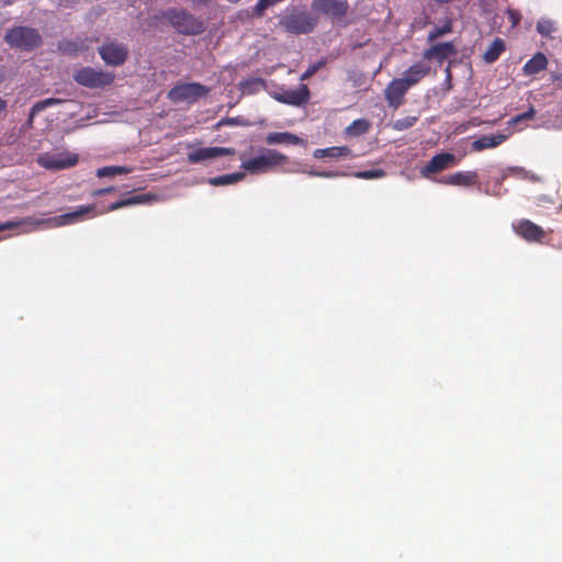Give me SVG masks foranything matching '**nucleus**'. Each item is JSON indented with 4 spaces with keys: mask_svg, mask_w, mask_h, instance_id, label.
<instances>
[{
    "mask_svg": "<svg viewBox=\"0 0 562 562\" xmlns=\"http://www.w3.org/2000/svg\"><path fill=\"white\" fill-rule=\"evenodd\" d=\"M505 50V43L502 38H495L484 53V60L488 64L496 61Z\"/></svg>",
    "mask_w": 562,
    "mask_h": 562,
    "instance_id": "24",
    "label": "nucleus"
},
{
    "mask_svg": "<svg viewBox=\"0 0 562 562\" xmlns=\"http://www.w3.org/2000/svg\"><path fill=\"white\" fill-rule=\"evenodd\" d=\"M235 154L234 148L228 147H204L198 148L193 151L188 153V161L190 164H200L205 160L214 159L221 156H233Z\"/></svg>",
    "mask_w": 562,
    "mask_h": 562,
    "instance_id": "12",
    "label": "nucleus"
},
{
    "mask_svg": "<svg viewBox=\"0 0 562 562\" xmlns=\"http://www.w3.org/2000/svg\"><path fill=\"white\" fill-rule=\"evenodd\" d=\"M457 48L452 42L437 43L423 53L425 60H436L442 64L448 57L456 55Z\"/></svg>",
    "mask_w": 562,
    "mask_h": 562,
    "instance_id": "14",
    "label": "nucleus"
},
{
    "mask_svg": "<svg viewBox=\"0 0 562 562\" xmlns=\"http://www.w3.org/2000/svg\"><path fill=\"white\" fill-rule=\"evenodd\" d=\"M227 1L231 2V3L236 4V3L240 2L241 0H227Z\"/></svg>",
    "mask_w": 562,
    "mask_h": 562,
    "instance_id": "44",
    "label": "nucleus"
},
{
    "mask_svg": "<svg viewBox=\"0 0 562 562\" xmlns=\"http://www.w3.org/2000/svg\"><path fill=\"white\" fill-rule=\"evenodd\" d=\"M288 161V157L276 149H262L259 156L244 160L241 168L250 173L266 172L267 170Z\"/></svg>",
    "mask_w": 562,
    "mask_h": 562,
    "instance_id": "3",
    "label": "nucleus"
},
{
    "mask_svg": "<svg viewBox=\"0 0 562 562\" xmlns=\"http://www.w3.org/2000/svg\"><path fill=\"white\" fill-rule=\"evenodd\" d=\"M537 31L543 36H550L554 31L553 23L550 20H540L537 23Z\"/></svg>",
    "mask_w": 562,
    "mask_h": 562,
    "instance_id": "33",
    "label": "nucleus"
},
{
    "mask_svg": "<svg viewBox=\"0 0 562 562\" xmlns=\"http://www.w3.org/2000/svg\"><path fill=\"white\" fill-rule=\"evenodd\" d=\"M79 156L68 150L59 153H44L36 159L37 164L48 170H64L78 164Z\"/></svg>",
    "mask_w": 562,
    "mask_h": 562,
    "instance_id": "6",
    "label": "nucleus"
},
{
    "mask_svg": "<svg viewBox=\"0 0 562 562\" xmlns=\"http://www.w3.org/2000/svg\"><path fill=\"white\" fill-rule=\"evenodd\" d=\"M5 42L13 48L21 50H33L42 44V36L32 27L15 26L8 31Z\"/></svg>",
    "mask_w": 562,
    "mask_h": 562,
    "instance_id": "2",
    "label": "nucleus"
},
{
    "mask_svg": "<svg viewBox=\"0 0 562 562\" xmlns=\"http://www.w3.org/2000/svg\"><path fill=\"white\" fill-rule=\"evenodd\" d=\"M506 14H507L508 20L512 23V27H516L520 23L521 14L519 13V11L514 10V9H508L506 11Z\"/></svg>",
    "mask_w": 562,
    "mask_h": 562,
    "instance_id": "35",
    "label": "nucleus"
},
{
    "mask_svg": "<svg viewBox=\"0 0 562 562\" xmlns=\"http://www.w3.org/2000/svg\"><path fill=\"white\" fill-rule=\"evenodd\" d=\"M235 123H236V120H235V119H231V117L223 119V120H221V121L215 125V128H220L221 126H224V125H234Z\"/></svg>",
    "mask_w": 562,
    "mask_h": 562,
    "instance_id": "39",
    "label": "nucleus"
},
{
    "mask_svg": "<svg viewBox=\"0 0 562 562\" xmlns=\"http://www.w3.org/2000/svg\"><path fill=\"white\" fill-rule=\"evenodd\" d=\"M327 64L326 58H322L318 61L311 64L307 69L301 75L300 79L301 81H305L310 79L312 76H314L319 69L325 67Z\"/></svg>",
    "mask_w": 562,
    "mask_h": 562,
    "instance_id": "31",
    "label": "nucleus"
},
{
    "mask_svg": "<svg viewBox=\"0 0 562 562\" xmlns=\"http://www.w3.org/2000/svg\"><path fill=\"white\" fill-rule=\"evenodd\" d=\"M352 151L348 146H333L328 148H317L313 153V157L316 159L330 158V159H339L351 157Z\"/></svg>",
    "mask_w": 562,
    "mask_h": 562,
    "instance_id": "19",
    "label": "nucleus"
},
{
    "mask_svg": "<svg viewBox=\"0 0 562 562\" xmlns=\"http://www.w3.org/2000/svg\"><path fill=\"white\" fill-rule=\"evenodd\" d=\"M411 88L401 79L394 78L384 90V98L389 106L398 109L404 103V98Z\"/></svg>",
    "mask_w": 562,
    "mask_h": 562,
    "instance_id": "11",
    "label": "nucleus"
},
{
    "mask_svg": "<svg viewBox=\"0 0 562 562\" xmlns=\"http://www.w3.org/2000/svg\"><path fill=\"white\" fill-rule=\"evenodd\" d=\"M442 184L471 187L477 181L476 171H458L453 175L442 177L438 180Z\"/></svg>",
    "mask_w": 562,
    "mask_h": 562,
    "instance_id": "16",
    "label": "nucleus"
},
{
    "mask_svg": "<svg viewBox=\"0 0 562 562\" xmlns=\"http://www.w3.org/2000/svg\"><path fill=\"white\" fill-rule=\"evenodd\" d=\"M210 89L199 82L178 83L168 92V99L175 103L195 102L200 98L206 97Z\"/></svg>",
    "mask_w": 562,
    "mask_h": 562,
    "instance_id": "5",
    "label": "nucleus"
},
{
    "mask_svg": "<svg viewBox=\"0 0 562 562\" xmlns=\"http://www.w3.org/2000/svg\"><path fill=\"white\" fill-rule=\"evenodd\" d=\"M4 79V72L3 70L0 68V83L3 81Z\"/></svg>",
    "mask_w": 562,
    "mask_h": 562,
    "instance_id": "43",
    "label": "nucleus"
},
{
    "mask_svg": "<svg viewBox=\"0 0 562 562\" xmlns=\"http://www.w3.org/2000/svg\"><path fill=\"white\" fill-rule=\"evenodd\" d=\"M312 8L333 20H340L347 14L349 4L347 0H313Z\"/></svg>",
    "mask_w": 562,
    "mask_h": 562,
    "instance_id": "8",
    "label": "nucleus"
},
{
    "mask_svg": "<svg viewBox=\"0 0 562 562\" xmlns=\"http://www.w3.org/2000/svg\"><path fill=\"white\" fill-rule=\"evenodd\" d=\"M430 74V66L418 61L406 69L401 79L409 87L418 85L426 76Z\"/></svg>",
    "mask_w": 562,
    "mask_h": 562,
    "instance_id": "15",
    "label": "nucleus"
},
{
    "mask_svg": "<svg viewBox=\"0 0 562 562\" xmlns=\"http://www.w3.org/2000/svg\"><path fill=\"white\" fill-rule=\"evenodd\" d=\"M446 74H447V79L450 80L451 72H450V68L449 67L446 69Z\"/></svg>",
    "mask_w": 562,
    "mask_h": 562,
    "instance_id": "42",
    "label": "nucleus"
},
{
    "mask_svg": "<svg viewBox=\"0 0 562 562\" xmlns=\"http://www.w3.org/2000/svg\"><path fill=\"white\" fill-rule=\"evenodd\" d=\"M417 121H418L417 116H412V115L405 116V117L395 120L392 124V127L395 131H405V130L413 127Z\"/></svg>",
    "mask_w": 562,
    "mask_h": 562,
    "instance_id": "30",
    "label": "nucleus"
},
{
    "mask_svg": "<svg viewBox=\"0 0 562 562\" xmlns=\"http://www.w3.org/2000/svg\"><path fill=\"white\" fill-rule=\"evenodd\" d=\"M25 222L26 221L2 223V224H0V232L7 231V229H11V228H15V227L20 226L22 223H25Z\"/></svg>",
    "mask_w": 562,
    "mask_h": 562,
    "instance_id": "37",
    "label": "nucleus"
},
{
    "mask_svg": "<svg viewBox=\"0 0 562 562\" xmlns=\"http://www.w3.org/2000/svg\"><path fill=\"white\" fill-rule=\"evenodd\" d=\"M60 103V100L59 99H55V98H48V99H45V100H42V101H38L36 102L32 109H31V112H30V117L29 120L32 121L33 117L40 113L41 111L45 110L46 108L48 106H52V105H55V104H58Z\"/></svg>",
    "mask_w": 562,
    "mask_h": 562,
    "instance_id": "29",
    "label": "nucleus"
},
{
    "mask_svg": "<svg viewBox=\"0 0 562 562\" xmlns=\"http://www.w3.org/2000/svg\"><path fill=\"white\" fill-rule=\"evenodd\" d=\"M115 191V188L114 187H109V188H103V189H98L95 190L92 195L94 196H100V195H103V194H106V193H111V192H114Z\"/></svg>",
    "mask_w": 562,
    "mask_h": 562,
    "instance_id": "38",
    "label": "nucleus"
},
{
    "mask_svg": "<svg viewBox=\"0 0 562 562\" xmlns=\"http://www.w3.org/2000/svg\"><path fill=\"white\" fill-rule=\"evenodd\" d=\"M506 136L503 134L486 135L472 143V148L476 151H481L487 148H494L506 140Z\"/></svg>",
    "mask_w": 562,
    "mask_h": 562,
    "instance_id": "22",
    "label": "nucleus"
},
{
    "mask_svg": "<svg viewBox=\"0 0 562 562\" xmlns=\"http://www.w3.org/2000/svg\"><path fill=\"white\" fill-rule=\"evenodd\" d=\"M94 207V204L81 205L76 211L56 216L52 221L58 226L69 225L80 221L85 214L91 213Z\"/></svg>",
    "mask_w": 562,
    "mask_h": 562,
    "instance_id": "18",
    "label": "nucleus"
},
{
    "mask_svg": "<svg viewBox=\"0 0 562 562\" xmlns=\"http://www.w3.org/2000/svg\"><path fill=\"white\" fill-rule=\"evenodd\" d=\"M169 24L179 33L198 35L204 32V23L184 9H170L165 12Z\"/></svg>",
    "mask_w": 562,
    "mask_h": 562,
    "instance_id": "1",
    "label": "nucleus"
},
{
    "mask_svg": "<svg viewBox=\"0 0 562 562\" xmlns=\"http://www.w3.org/2000/svg\"><path fill=\"white\" fill-rule=\"evenodd\" d=\"M244 176L245 175L243 172H234L229 175L218 176L210 178L209 183L214 187L233 184L240 181L244 178Z\"/></svg>",
    "mask_w": 562,
    "mask_h": 562,
    "instance_id": "25",
    "label": "nucleus"
},
{
    "mask_svg": "<svg viewBox=\"0 0 562 562\" xmlns=\"http://www.w3.org/2000/svg\"><path fill=\"white\" fill-rule=\"evenodd\" d=\"M514 229L529 243H541L546 237V232L542 227L526 218L517 221L514 224Z\"/></svg>",
    "mask_w": 562,
    "mask_h": 562,
    "instance_id": "13",
    "label": "nucleus"
},
{
    "mask_svg": "<svg viewBox=\"0 0 562 562\" xmlns=\"http://www.w3.org/2000/svg\"><path fill=\"white\" fill-rule=\"evenodd\" d=\"M536 115V110L533 109V106H530L528 111L521 113V114H518L516 116H514L512 120H510V123L512 124H518L522 121H527V120H531L533 119Z\"/></svg>",
    "mask_w": 562,
    "mask_h": 562,
    "instance_id": "34",
    "label": "nucleus"
},
{
    "mask_svg": "<svg viewBox=\"0 0 562 562\" xmlns=\"http://www.w3.org/2000/svg\"><path fill=\"white\" fill-rule=\"evenodd\" d=\"M268 145L274 144H289V145H305L306 142L295 134L290 132H272L266 136Z\"/></svg>",
    "mask_w": 562,
    "mask_h": 562,
    "instance_id": "20",
    "label": "nucleus"
},
{
    "mask_svg": "<svg viewBox=\"0 0 562 562\" xmlns=\"http://www.w3.org/2000/svg\"><path fill=\"white\" fill-rule=\"evenodd\" d=\"M114 74L104 71L102 69H95L92 67H82L74 74V80L90 89L104 88L110 86L114 81Z\"/></svg>",
    "mask_w": 562,
    "mask_h": 562,
    "instance_id": "4",
    "label": "nucleus"
},
{
    "mask_svg": "<svg viewBox=\"0 0 562 562\" xmlns=\"http://www.w3.org/2000/svg\"><path fill=\"white\" fill-rule=\"evenodd\" d=\"M273 98L283 104L302 106L310 101L311 92L305 83H301L296 89H286L281 92H276Z\"/></svg>",
    "mask_w": 562,
    "mask_h": 562,
    "instance_id": "9",
    "label": "nucleus"
},
{
    "mask_svg": "<svg viewBox=\"0 0 562 562\" xmlns=\"http://www.w3.org/2000/svg\"><path fill=\"white\" fill-rule=\"evenodd\" d=\"M143 201H144V195H135V196H131L127 199H122V200H119V201L110 204L108 206L106 211H109V212L115 211V210H119V209H122V207H125L128 205L142 203Z\"/></svg>",
    "mask_w": 562,
    "mask_h": 562,
    "instance_id": "28",
    "label": "nucleus"
},
{
    "mask_svg": "<svg viewBox=\"0 0 562 562\" xmlns=\"http://www.w3.org/2000/svg\"><path fill=\"white\" fill-rule=\"evenodd\" d=\"M548 66V59L543 53H537L530 58L522 68L527 76H535L544 70Z\"/></svg>",
    "mask_w": 562,
    "mask_h": 562,
    "instance_id": "21",
    "label": "nucleus"
},
{
    "mask_svg": "<svg viewBox=\"0 0 562 562\" xmlns=\"http://www.w3.org/2000/svg\"><path fill=\"white\" fill-rule=\"evenodd\" d=\"M8 106V103L5 100H3L2 98H0V115L5 111Z\"/></svg>",
    "mask_w": 562,
    "mask_h": 562,
    "instance_id": "41",
    "label": "nucleus"
},
{
    "mask_svg": "<svg viewBox=\"0 0 562 562\" xmlns=\"http://www.w3.org/2000/svg\"><path fill=\"white\" fill-rule=\"evenodd\" d=\"M284 25L288 31L296 34H306L313 30V24L305 14H293L285 19Z\"/></svg>",
    "mask_w": 562,
    "mask_h": 562,
    "instance_id": "17",
    "label": "nucleus"
},
{
    "mask_svg": "<svg viewBox=\"0 0 562 562\" xmlns=\"http://www.w3.org/2000/svg\"><path fill=\"white\" fill-rule=\"evenodd\" d=\"M370 127L371 123L367 119H358L345 128V134L350 137H359L366 134Z\"/></svg>",
    "mask_w": 562,
    "mask_h": 562,
    "instance_id": "23",
    "label": "nucleus"
},
{
    "mask_svg": "<svg viewBox=\"0 0 562 562\" xmlns=\"http://www.w3.org/2000/svg\"><path fill=\"white\" fill-rule=\"evenodd\" d=\"M308 175L321 178H335L339 176H346L347 173L338 171H310Z\"/></svg>",
    "mask_w": 562,
    "mask_h": 562,
    "instance_id": "36",
    "label": "nucleus"
},
{
    "mask_svg": "<svg viewBox=\"0 0 562 562\" xmlns=\"http://www.w3.org/2000/svg\"><path fill=\"white\" fill-rule=\"evenodd\" d=\"M385 176V171L383 169H371L364 171H357L353 173V177L358 179H379Z\"/></svg>",
    "mask_w": 562,
    "mask_h": 562,
    "instance_id": "32",
    "label": "nucleus"
},
{
    "mask_svg": "<svg viewBox=\"0 0 562 562\" xmlns=\"http://www.w3.org/2000/svg\"><path fill=\"white\" fill-rule=\"evenodd\" d=\"M458 164V159L453 154L440 153L435 155L422 169L423 177L428 178L430 175L438 173L449 169Z\"/></svg>",
    "mask_w": 562,
    "mask_h": 562,
    "instance_id": "10",
    "label": "nucleus"
},
{
    "mask_svg": "<svg viewBox=\"0 0 562 562\" xmlns=\"http://www.w3.org/2000/svg\"><path fill=\"white\" fill-rule=\"evenodd\" d=\"M100 57L106 65L121 66L128 56V48L123 43L110 42L105 43L98 49Z\"/></svg>",
    "mask_w": 562,
    "mask_h": 562,
    "instance_id": "7",
    "label": "nucleus"
},
{
    "mask_svg": "<svg viewBox=\"0 0 562 562\" xmlns=\"http://www.w3.org/2000/svg\"><path fill=\"white\" fill-rule=\"evenodd\" d=\"M212 0H192V4L198 7V5H206L211 2Z\"/></svg>",
    "mask_w": 562,
    "mask_h": 562,
    "instance_id": "40",
    "label": "nucleus"
},
{
    "mask_svg": "<svg viewBox=\"0 0 562 562\" xmlns=\"http://www.w3.org/2000/svg\"><path fill=\"white\" fill-rule=\"evenodd\" d=\"M452 23L450 20L446 21L443 25L434 27L427 35V42L432 43L437 38L451 33Z\"/></svg>",
    "mask_w": 562,
    "mask_h": 562,
    "instance_id": "27",
    "label": "nucleus"
},
{
    "mask_svg": "<svg viewBox=\"0 0 562 562\" xmlns=\"http://www.w3.org/2000/svg\"><path fill=\"white\" fill-rule=\"evenodd\" d=\"M131 171H132L131 168H127L124 166H106V167L99 168L97 170V176L99 178L115 177L117 175L130 173Z\"/></svg>",
    "mask_w": 562,
    "mask_h": 562,
    "instance_id": "26",
    "label": "nucleus"
}]
</instances>
